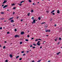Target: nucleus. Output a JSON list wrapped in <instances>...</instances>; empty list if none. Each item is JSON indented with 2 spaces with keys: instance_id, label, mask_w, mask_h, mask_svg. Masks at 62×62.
I'll return each mask as SVG.
<instances>
[{
  "instance_id": "59",
  "label": "nucleus",
  "mask_w": 62,
  "mask_h": 62,
  "mask_svg": "<svg viewBox=\"0 0 62 62\" xmlns=\"http://www.w3.org/2000/svg\"><path fill=\"white\" fill-rule=\"evenodd\" d=\"M59 44V42H58V43L57 44L58 45Z\"/></svg>"
},
{
  "instance_id": "9",
  "label": "nucleus",
  "mask_w": 62,
  "mask_h": 62,
  "mask_svg": "<svg viewBox=\"0 0 62 62\" xmlns=\"http://www.w3.org/2000/svg\"><path fill=\"white\" fill-rule=\"evenodd\" d=\"M11 22L12 23H13V22H14V20H12L11 21Z\"/></svg>"
},
{
  "instance_id": "55",
  "label": "nucleus",
  "mask_w": 62,
  "mask_h": 62,
  "mask_svg": "<svg viewBox=\"0 0 62 62\" xmlns=\"http://www.w3.org/2000/svg\"><path fill=\"white\" fill-rule=\"evenodd\" d=\"M35 62V61H32L31 62Z\"/></svg>"
},
{
  "instance_id": "32",
  "label": "nucleus",
  "mask_w": 62,
  "mask_h": 62,
  "mask_svg": "<svg viewBox=\"0 0 62 62\" xmlns=\"http://www.w3.org/2000/svg\"><path fill=\"white\" fill-rule=\"evenodd\" d=\"M5 62H8V60H5Z\"/></svg>"
},
{
  "instance_id": "3",
  "label": "nucleus",
  "mask_w": 62,
  "mask_h": 62,
  "mask_svg": "<svg viewBox=\"0 0 62 62\" xmlns=\"http://www.w3.org/2000/svg\"><path fill=\"white\" fill-rule=\"evenodd\" d=\"M8 7V5H5L3 7V8H6V7Z\"/></svg>"
},
{
  "instance_id": "25",
  "label": "nucleus",
  "mask_w": 62,
  "mask_h": 62,
  "mask_svg": "<svg viewBox=\"0 0 62 62\" xmlns=\"http://www.w3.org/2000/svg\"><path fill=\"white\" fill-rule=\"evenodd\" d=\"M41 61V60H39L38 61H37V62H40Z\"/></svg>"
},
{
  "instance_id": "33",
  "label": "nucleus",
  "mask_w": 62,
  "mask_h": 62,
  "mask_svg": "<svg viewBox=\"0 0 62 62\" xmlns=\"http://www.w3.org/2000/svg\"><path fill=\"white\" fill-rule=\"evenodd\" d=\"M19 5V6H22V4H18Z\"/></svg>"
},
{
  "instance_id": "31",
  "label": "nucleus",
  "mask_w": 62,
  "mask_h": 62,
  "mask_svg": "<svg viewBox=\"0 0 62 62\" xmlns=\"http://www.w3.org/2000/svg\"><path fill=\"white\" fill-rule=\"evenodd\" d=\"M44 23H45V22H43V23H41V24H44Z\"/></svg>"
},
{
  "instance_id": "22",
  "label": "nucleus",
  "mask_w": 62,
  "mask_h": 62,
  "mask_svg": "<svg viewBox=\"0 0 62 62\" xmlns=\"http://www.w3.org/2000/svg\"><path fill=\"white\" fill-rule=\"evenodd\" d=\"M33 45H34V46H36V44H33Z\"/></svg>"
},
{
  "instance_id": "42",
  "label": "nucleus",
  "mask_w": 62,
  "mask_h": 62,
  "mask_svg": "<svg viewBox=\"0 0 62 62\" xmlns=\"http://www.w3.org/2000/svg\"><path fill=\"white\" fill-rule=\"evenodd\" d=\"M48 32H50V30H48Z\"/></svg>"
},
{
  "instance_id": "38",
  "label": "nucleus",
  "mask_w": 62,
  "mask_h": 62,
  "mask_svg": "<svg viewBox=\"0 0 62 62\" xmlns=\"http://www.w3.org/2000/svg\"><path fill=\"white\" fill-rule=\"evenodd\" d=\"M21 53H24V51H22Z\"/></svg>"
},
{
  "instance_id": "39",
  "label": "nucleus",
  "mask_w": 62,
  "mask_h": 62,
  "mask_svg": "<svg viewBox=\"0 0 62 62\" xmlns=\"http://www.w3.org/2000/svg\"><path fill=\"white\" fill-rule=\"evenodd\" d=\"M27 37L28 38H29V35H28L27 36Z\"/></svg>"
},
{
  "instance_id": "63",
  "label": "nucleus",
  "mask_w": 62,
  "mask_h": 62,
  "mask_svg": "<svg viewBox=\"0 0 62 62\" xmlns=\"http://www.w3.org/2000/svg\"><path fill=\"white\" fill-rule=\"evenodd\" d=\"M33 5H35V4H34V3H33Z\"/></svg>"
},
{
  "instance_id": "8",
  "label": "nucleus",
  "mask_w": 62,
  "mask_h": 62,
  "mask_svg": "<svg viewBox=\"0 0 62 62\" xmlns=\"http://www.w3.org/2000/svg\"><path fill=\"white\" fill-rule=\"evenodd\" d=\"M30 13H29L27 14L28 16H30Z\"/></svg>"
},
{
  "instance_id": "26",
  "label": "nucleus",
  "mask_w": 62,
  "mask_h": 62,
  "mask_svg": "<svg viewBox=\"0 0 62 62\" xmlns=\"http://www.w3.org/2000/svg\"><path fill=\"white\" fill-rule=\"evenodd\" d=\"M29 2H30V3H31V2H32V1L31 0H29Z\"/></svg>"
},
{
  "instance_id": "16",
  "label": "nucleus",
  "mask_w": 62,
  "mask_h": 62,
  "mask_svg": "<svg viewBox=\"0 0 62 62\" xmlns=\"http://www.w3.org/2000/svg\"><path fill=\"white\" fill-rule=\"evenodd\" d=\"M20 57V56H18L16 57V58H18V57Z\"/></svg>"
},
{
  "instance_id": "52",
  "label": "nucleus",
  "mask_w": 62,
  "mask_h": 62,
  "mask_svg": "<svg viewBox=\"0 0 62 62\" xmlns=\"http://www.w3.org/2000/svg\"><path fill=\"white\" fill-rule=\"evenodd\" d=\"M15 14V12H13V14Z\"/></svg>"
},
{
  "instance_id": "4",
  "label": "nucleus",
  "mask_w": 62,
  "mask_h": 62,
  "mask_svg": "<svg viewBox=\"0 0 62 62\" xmlns=\"http://www.w3.org/2000/svg\"><path fill=\"white\" fill-rule=\"evenodd\" d=\"M36 20H34L33 21V22L32 23H36Z\"/></svg>"
},
{
  "instance_id": "64",
  "label": "nucleus",
  "mask_w": 62,
  "mask_h": 62,
  "mask_svg": "<svg viewBox=\"0 0 62 62\" xmlns=\"http://www.w3.org/2000/svg\"><path fill=\"white\" fill-rule=\"evenodd\" d=\"M7 11H9V10H8V9H7Z\"/></svg>"
},
{
  "instance_id": "47",
  "label": "nucleus",
  "mask_w": 62,
  "mask_h": 62,
  "mask_svg": "<svg viewBox=\"0 0 62 62\" xmlns=\"http://www.w3.org/2000/svg\"><path fill=\"white\" fill-rule=\"evenodd\" d=\"M30 47H32V45H31L30 46Z\"/></svg>"
},
{
  "instance_id": "20",
  "label": "nucleus",
  "mask_w": 62,
  "mask_h": 62,
  "mask_svg": "<svg viewBox=\"0 0 62 62\" xmlns=\"http://www.w3.org/2000/svg\"><path fill=\"white\" fill-rule=\"evenodd\" d=\"M31 19H32L33 20H34V17H32L31 18Z\"/></svg>"
},
{
  "instance_id": "6",
  "label": "nucleus",
  "mask_w": 62,
  "mask_h": 62,
  "mask_svg": "<svg viewBox=\"0 0 62 62\" xmlns=\"http://www.w3.org/2000/svg\"><path fill=\"white\" fill-rule=\"evenodd\" d=\"M12 54L10 55V58H12Z\"/></svg>"
},
{
  "instance_id": "27",
  "label": "nucleus",
  "mask_w": 62,
  "mask_h": 62,
  "mask_svg": "<svg viewBox=\"0 0 62 62\" xmlns=\"http://www.w3.org/2000/svg\"><path fill=\"white\" fill-rule=\"evenodd\" d=\"M15 5V4H11V6H14Z\"/></svg>"
},
{
  "instance_id": "49",
  "label": "nucleus",
  "mask_w": 62,
  "mask_h": 62,
  "mask_svg": "<svg viewBox=\"0 0 62 62\" xmlns=\"http://www.w3.org/2000/svg\"><path fill=\"white\" fill-rule=\"evenodd\" d=\"M31 39H34V38H32Z\"/></svg>"
},
{
  "instance_id": "10",
  "label": "nucleus",
  "mask_w": 62,
  "mask_h": 62,
  "mask_svg": "<svg viewBox=\"0 0 62 62\" xmlns=\"http://www.w3.org/2000/svg\"><path fill=\"white\" fill-rule=\"evenodd\" d=\"M60 53H61L60 52H59L58 53H57V54L58 55Z\"/></svg>"
},
{
  "instance_id": "50",
  "label": "nucleus",
  "mask_w": 62,
  "mask_h": 62,
  "mask_svg": "<svg viewBox=\"0 0 62 62\" xmlns=\"http://www.w3.org/2000/svg\"><path fill=\"white\" fill-rule=\"evenodd\" d=\"M4 6V4H3L2 5V7H3V6Z\"/></svg>"
},
{
  "instance_id": "58",
  "label": "nucleus",
  "mask_w": 62,
  "mask_h": 62,
  "mask_svg": "<svg viewBox=\"0 0 62 62\" xmlns=\"http://www.w3.org/2000/svg\"><path fill=\"white\" fill-rule=\"evenodd\" d=\"M40 49L42 48V46H41V47H40Z\"/></svg>"
},
{
  "instance_id": "40",
  "label": "nucleus",
  "mask_w": 62,
  "mask_h": 62,
  "mask_svg": "<svg viewBox=\"0 0 62 62\" xmlns=\"http://www.w3.org/2000/svg\"><path fill=\"white\" fill-rule=\"evenodd\" d=\"M40 41H38V42H37V43H39V42H40Z\"/></svg>"
},
{
  "instance_id": "53",
  "label": "nucleus",
  "mask_w": 62,
  "mask_h": 62,
  "mask_svg": "<svg viewBox=\"0 0 62 62\" xmlns=\"http://www.w3.org/2000/svg\"><path fill=\"white\" fill-rule=\"evenodd\" d=\"M52 14H53V15H54V13H53Z\"/></svg>"
},
{
  "instance_id": "56",
  "label": "nucleus",
  "mask_w": 62,
  "mask_h": 62,
  "mask_svg": "<svg viewBox=\"0 0 62 62\" xmlns=\"http://www.w3.org/2000/svg\"><path fill=\"white\" fill-rule=\"evenodd\" d=\"M49 36L48 35H46V37H48Z\"/></svg>"
},
{
  "instance_id": "11",
  "label": "nucleus",
  "mask_w": 62,
  "mask_h": 62,
  "mask_svg": "<svg viewBox=\"0 0 62 62\" xmlns=\"http://www.w3.org/2000/svg\"><path fill=\"white\" fill-rule=\"evenodd\" d=\"M60 12H59V10H57V13H59Z\"/></svg>"
},
{
  "instance_id": "37",
  "label": "nucleus",
  "mask_w": 62,
  "mask_h": 62,
  "mask_svg": "<svg viewBox=\"0 0 62 62\" xmlns=\"http://www.w3.org/2000/svg\"><path fill=\"white\" fill-rule=\"evenodd\" d=\"M59 39L60 40H61V38H59Z\"/></svg>"
},
{
  "instance_id": "18",
  "label": "nucleus",
  "mask_w": 62,
  "mask_h": 62,
  "mask_svg": "<svg viewBox=\"0 0 62 62\" xmlns=\"http://www.w3.org/2000/svg\"><path fill=\"white\" fill-rule=\"evenodd\" d=\"M38 19L39 20H41V19H40V17L38 18Z\"/></svg>"
},
{
  "instance_id": "2",
  "label": "nucleus",
  "mask_w": 62,
  "mask_h": 62,
  "mask_svg": "<svg viewBox=\"0 0 62 62\" xmlns=\"http://www.w3.org/2000/svg\"><path fill=\"white\" fill-rule=\"evenodd\" d=\"M7 2V0H5L4 1V2L2 3V4H5Z\"/></svg>"
},
{
  "instance_id": "62",
  "label": "nucleus",
  "mask_w": 62,
  "mask_h": 62,
  "mask_svg": "<svg viewBox=\"0 0 62 62\" xmlns=\"http://www.w3.org/2000/svg\"><path fill=\"white\" fill-rule=\"evenodd\" d=\"M48 62H50V61H48Z\"/></svg>"
},
{
  "instance_id": "61",
  "label": "nucleus",
  "mask_w": 62,
  "mask_h": 62,
  "mask_svg": "<svg viewBox=\"0 0 62 62\" xmlns=\"http://www.w3.org/2000/svg\"><path fill=\"white\" fill-rule=\"evenodd\" d=\"M55 25V26H56V24H55V25Z\"/></svg>"
},
{
  "instance_id": "60",
  "label": "nucleus",
  "mask_w": 62,
  "mask_h": 62,
  "mask_svg": "<svg viewBox=\"0 0 62 62\" xmlns=\"http://www.w3.org/2000/svg\"><path fill=\"white\" fill-rule=\"evenodd\" d=\"M52 20H53V19H51L50 20V21H52Z\"/></svg>"
},
{
  "instance_id": "54",
  "label": "nucleus",
  "mask_w": 62,
  "mask_h": 62,
  "mask_svg": "<svg viewBox=\"0 0 62 62\" xmlns=\"http://www.w3.org/2000/svg\"><path fill=\"white\" fill-rule=\"evenodd\" d=\"M23 19H21V22H23Z\"/></svg>"
},
{
  "instance_id": "21",
  "label": "nucleus",
  "mask_w": 62,
  "mask_h": 62,
  "mask_svg": "<svg viewBox=\"0 0 62 62\" xmlns=\"http://www.w3.org/2000/svg\"><path fill=\"white\" fill-rule=\"evenodd\" d=\"M16 9V7H14L13 8V9Z\"/></svg>"
},
{
  "instance_id": "30",
  "label": "nucleus",
  "mask_w": 62,
  "mask_h": 62,
  "mask_svg": "<svg viewBox=\"0 0 62 62\" xmlns=\"http://www.w3.org/2000/svg\"><path fill=\"white\" fill-rule=\"evenodd\" d=\"M38 39H36L35 40V41H38Z\"/></svg>"
},
{
  "instance_id": "43",
  "label": "nucleus",
  "mask_w": 62,
  "mask_h": 62,
  "mask_svg": "<svg viewBox=\"0 0 62 62\" xmlns=\"http://www.w3.org/2000/svg\"><path fill=\"white\" fill-rule=\"evenodd\" d=\"M9 32H7V34H9Z\"/></svg>"
},
{
  "instance_id": "13",
  "label": "nucleus",
  "mask_w": 62,
  "mask_h": 62,
  "mask_svg": "<svg viewBox=\"0 0 62 62\" xmlns=\"http://www.w3.org/2000/svg\"><path fill=\"white\" fill-rule=\"evenodd\" d=\"M54 12V10H53L52 12H51V13H53Z\"/></svg>"
},
{
  "instance_id": "12",
  "label": "nucleus",
  "mask_w": 62,
  "mask_h": 62,
  "mask_svg": "<svg viewBox=\"0 0 62 62\" xmlns=\"http://www.w3.org/2000/svg\"><path fill=\"white\" fill-rule=\"evenodd\" d=\"M13 18V17L10 18L9 19V20H11V19H12Z\"/></svg>"
},
{
  "instance_id": "46",
  "label": "nucleus",
  "mask_w": 62,
  "mask_h": 62,
  "mask_svg": "<svg viewBox=\"0 0 62 62\" xmlns=\"http://www.w3.org/2000/svg\"><path fill=\"white\" fill-rule=\"evenodd\" d=\"M25 55V54H23V56H24V55Z\"/></svg>"
},
{
  "instance_id": "57",
  "label": "nucleus",
  "mask_w": 62,
  "mask_h": 62,
  "mask_svg": "<svg viewBox=\"0 0 62 62\" xmlns=\"http://www.w3.org/2000/svg\"><path fill=\"white\" fill-rule=\"evenodd\" d=\"M19 18V17H17V19H18Z\"/></svg>"
},
{
  "instance_id": "5",
  "label": "nucleus",
  "mask_w": 62,
  "mask_h": 62,
  "mask_svg": "<svg viewBox=\"0 0 62 62\" xmlns=\"http://www.w3.org/2000/svg\"><path fill=\"white\" fill-rule=\"evenodd\" d=\"M21 35H23V34H24V32H21Z\"/></svg>"
},
{
  "instance_id": "15",
  "label": "nucleus",
  "mask_w": 62,
  "mask_h": 62,
  "mask_svg": "<svg viewBox=\"0 0 62 62\" xmlns=\"http://www.w3.org/2000/svg\"><path fill=\"white\" fill-rule=\"evenodd\" d=\"M24 1H21L20 2V3L22 4V3H23V2H24Z\"/></svg>"
},
{
  "instance_id": "17",
  "label": "nucleus",
  "mask_w": 62,
  "mask_h": 62,
  "mask_svg": "<svg viewBox=\"0 0 62 62\" xmlns=\"http://www.w3.org/2000/svg\"><path fill=\"white\" fill-rule=\"evenodd\" d=\"M47 27H48V26L47 25H46L45 26V27H46V28H47Z\"/></svg>"
},
{
  "instance_id": "35",
  "label": "nucleus",
  "mask_w": 62,
  "mask_h": 62,
  "mask_svg": "<svg viewBox=\"0 0 62 62\" xmlns=\"http://www.w3.org/2000/svg\"><path fill=\"white\" fill-rule=\"evenodd\" d=\"M1 14H4V13L3 12H1Z\"/></svg>"
},
{
  "instance_id": "28",
  "label": "nucleus",
  "mask_w": 62,
  "mask_h": 62,
  "mask_svg": "<svg viewBox=\"0 0 62 62\" xmlns=\"http://www.w3.org/2000/svg\"><path fill=\"white\" fill-rule=\"evenodd\" d=\"M4 18H0V20H4Z\"/></svg>"
},
{
  "instance_id": "14",
  "label": "nucleus",
  "mask_w": 62,
  "mask_h": 62,
  "mask_svg": "<svg viewBox=\"0 0 62 62\" xmlns=\"http://www.w3.org/2000/svg\"><path fill=\"white\" fill-rule=\"evenodd\" d=\"M31 12H32V13L33 12H34V10H31Z\"/></svg>"
},
{
  "instance_id": "51",
  "label": "nucleus",
  "mask_w": 62,
  "mask_h": 62,
  "mask_svg": "<svg viewBox=\"0 0 62 62\" xmlns=\"http://www.w3.org/2000/svg\"><path fill=\"white\" fill-rule=\"evenodd\" d=\"M28 52H29V51H27V53H28Z\"/></svg>"
},
{
  "instance_id": "1",
  "label": "nucleus",
  "mask_w": 62,
  "mask_h": 62,
  "mask_svg": "<svg viewBox=\"0 0 62 62\" xmlns=\"http://www.w3.org/2000/svg\"><path fill=\"white\" fill-rule=\"evenodd\" d=\"M20 36L18 35H15V38H17V37H19Z\"/></svg>"
},
{
  "instance_id": "19",
  "label": "nucleus",
  "mask_w": 62,
  "mask_h": 62,
  "mask_svg": "<svg viewBox=\"0 0 62 62\" xmlns=\"http://www.w3.org/2000/svg\"><path fill=\"white\" fill-rule=\"evenodd\" d=\"M57 39H58L57 38H56L54 40H55V41H57Z\"/></svg>"
},
{
  "instance_id": "34",
  "label": "nucleus",
  "mask_w": 62,
  "mask_h": 62,
  "mask_svg": "<svg viewBox=\"0 0 62 62\" xmlns=\"http://www.w3.org/2000/svg\"><path fill=\"white\" fill-rule=\"evenodd\" d=\"M5 48H6V47L5 46H3V49H5Z\"/></svg>"
},
{
  "instance_id": "44",
  "label": "nucleus",
  "mask_w": 62,
  "mask_h": 62,
  "mask_svg": "<svg viewBox=\"0 0 62 62\" xmlns=\"http://www.w3.org/2000/svg\"><path fill=\"white\" fill-rule=\"evenodd\" d=\"M46 32H48V30L46 31Z\"/></svg>"
},
{
  "instance_id": "48",
  "label": "nucleus",
  "mask_w": 62,
  "mask_h": 62,
  "mask_svg": "<svg viewBox=\"0 0 62 62\" xmlns=\"http://www.w3.org/2000/svg\"><path fill=\"white\" fill-rule=\"evenodd\" d=\"M33 49H34V48H35V47L34 46V47H33Z\"/></svg>"
},
{
  "instance_id": "36",
  "label": "nucleus",
  "mask_w": 62,
  "mask_h": 62,
  "mask_svg": "<svg viewBox=\"0 0 62 62\" xmlns=\"http://www.w3.org/2000/svg\"><path fill=\"white\" fill-rule=\"evenodd\" d=\"M22 58H20L19 59V60H22Z\"/></svg>"
},
{
  "instance_id": "23",
  "label": "nucleus",
  "mask_w": 62,
  "mask_h": 62,
  "mask_svg": "<svg viewBox=\"0 0 62 62\" xmlns=\"http://www.w3.org/2000/svg\"><path fill=\"white\" fill-rule=\"evenodd\" d=\"M25 41H28V39H25Z\"/></svg>"
},
{
  "instance_id": "45",
  "label": "nucleus",
  "mask_w": 62,
  "mask_h": 62,
  "mask_svg": "<svg viewBox=\"0 0 62 62\" xmlns=\"http://www.w3.org/2000/svg\"><path fill=\"white\" fill-rule=\"evenodd\" d=\"M38 39V40H41V39Z\"/></svg>"
},
{
  "instance_id": "7",
  "label": "nucleus",
  "mask_w": 62,
  "mask_h": 62,
  "mask_svg": "<svg viewBox=\"0 0 62 62\" xmlns=\"http://www.w3.org/2000/svg\"><path fill=\"white\" fill-rule=\"evenodd\" d=\"M41 44L40 43H37V44L36 45H38V46H39V45H40Z\"/></svg>"
},
{
  "instance_id": "29",
  "label": "nucleus",
  "mask_w": 62,
  "mask_h": 62,
  "mask_svg": "<svg viewBox=\"0 0 62 62\" xmlns=\"http://www.w3.org/2000/svg\"><path fill=\"white\" fill-rule=\"evenodd\" d=\"M22 43H23V42H20V44H22Z\"/></svg>"
},
{
  "instance_id": "24",
  "label": "nucleus",
  "mask_w": 62,
  "mask_h": 62,
  "mask_svg": "<svg viewBox=\"0 0 62 62\" xmlns=\"http://www.w3.org/2000/svg\"><path fill=\"white\" fill-rule=\"evenodd\" d=\"M15 32H16V31H17V29H15Z\"/></svg>"
},
{
  "instance_id": "41",
  "label": "nucleus",
  "mask_w": 62,
  "mask_h": 62,
  "mask_svg": "<svg viewBox=\"0 0 62 62\" xmlns=\"http://www.w3.org/2000/svg\"><path fill=\"white\" fill-rule=\"evenodd\" d=\"M0 29H1V30L2 29V27H0Z\"/></svg>"
}]
</instances>
